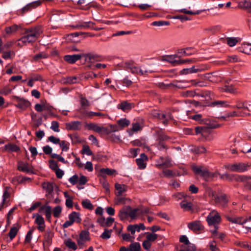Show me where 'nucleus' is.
<instances>
[{"mask_svg":"<svg viewBox=\"0 0 251 251\" xmlns=\"http://www.w3.org/2000/svg\"><path fill=\"white\" fill-rule=\"evenodd\" d=\"M156 166L159 169L172 167L173 165L171 159L168 157H160L156 161Z\"/></svg>","mask_w":251,"mask_h":251,"instance_id":"4","label":"nucleus"},{"mask_svg":"<svg viewBox=\"0 0 251 251\" xmlns=\"http://www.w3.org/2000/svg\"><path fill=\"white\" fill-rule=\"evenodd\" d=\"M59 145L62 151H66L69 149V143L66 142L65 141H60Z\"/></svg>","mask_w":251,"mask_h":251,"instance_id":"54","label":"nucleus"},{"mask_svg":"<svg viewBox=\"0 0 251 251\" xmlns=\"http://www.w3.org/2000/svg\"><path fill=\"white\" fill-rule=\"evenodd\" d=\"M118 124L122 128L127 126L130 124V121L126 119H122L117 122Z\"/></svg>","mask_w":251,"mask_h":251,"instance_id":"49","label":"nucleus"},{"mask_svg":"<svg viewBox=\"0 0 251 251\" xmlns=\"http://www.w3.org/2000/svg\"><path fill=\"white\" fill-rule=\"evenodd\" d=\"M5 150L10 151H18L20 150V148L16 145L12 144H8L4 146Z\"/></svg>","mask_w":251,"mask_h":251,"instance_id":"34","label":"nucleus"},{"mask_svg":"<svg viewBox=\"0 0 251 251\" xmlns=\"http://www.w3.org/2000/svg\"><path fill=\"white\" fill-rule=\"evenodd\" d=\"M134 105L132 103H129L127 101H124L117 105L118 109H121L124 112H127L131 110Z\"/></svg>","mask_w":251,"mask_h":251,"instance_id":"19","label":"nucleus"},{"mask_svg":"<svg viewBox=\"0 0 251 251\" xmlns=\"http://www.w3.org/2000/svg\"><path fill=\"white\" fill-rule=\"evenodd\" d=\"M82 205L83 207L92 210L93 209V206L89 200L86 199L82 201Z\"/></svg>","mask_w":251,"mask_h":251,"instance_id":"46","label":"nucleus"},{"mask_svg":"<svg viewBox=\"0 0 251 251\" xmlns=\"http://www.w3.org/2000/svg\"><path fill=\"white\" fill-rule=\"evenodd\" d=\"M207 68L204 65L194 66L191 68L183 69L180 72V75H187L189 74L197 73L206 70Z\"/></svg>","mask_w":251,"mask_h":251,"instance_id":"5","label":"nucleus"},{"mask_svg":"<svg viewBox=\"0 0 251 251\" xmlns=\"http://www.w3.org/2000/svg\"><path fill=\"white\" fill-rule=\"evenodd\" d=\"M232 107L239 109L248 110V107L245 105V102L241 100H238L236 102V104L234 106H232Z\"/></svg>","mask_w":251,"mask_h":251,"instance_id":"38","label":"nucleus"},{"mask_svg":"<svg viewBox=\"0 0 251 251\" xmlns=\"http://www.w3.org/2000/svg\"><path fill=\"white\" fill-rule=\"evenodd\" d=\"M19 228L17 226H14L11 228L8 233V235L11 241L16 236L19 230Z\"/></svg>","mask_w":251,"mask_h":251,"instance_id":"35","label":"nucleus"},{"mask_svg":"<svg viewBox=\"0 0 251 251\" xmlns=\"http://www.w3.org/2000/svg\"><path fill=\"white\" fill-rule=\"evenodd\" d=\"M79 238L85 242L90 240L89 232L86 230L82 231L79 234Z\"/></svg>","mask_w":251,"mask_h":251,"instance_id":"36","label":"nucleus"},{"mask_svg":"<svg viewBox=\"0 0 251 251\" xmlns=\"http://www.w3.org/2000/svg\"><path fill=\"white\" fill-rule=\"evenodd\" d=\"M45 210V214H51L52 209L50 206L44 205L40 208L39 212H41L42 210Z\"/></svg>","mask_w":251,"mask_h":251,"instance_id":"56","label":"nucleus"},{"mask_svg":"<svg viewBox=\"0 0 251 251\" xmlns=\"http://www.w3.org/2000/svg\"><path fill=\"white\" fill-rule=\"evenodd\" d=\"M206 221L209 226H213L214 229H211L210 232L214 235L218 233V225L221 221V216L219 213L215 210L211 211L206 218Z\"/></svg>","mask_w":251,"mask_h":251,"instance_id":"1","label":"nucleus"},{"mask_svg":"<svg viewBox=\"0 0 251 251\" xmlns=\"http://www.w3.org/2000/svg\"><path fill=\"white\" fill-rule=\"evenodd\" d=\"M209 247L211 251H220L219 249L217 247L216 242L214 240L209 242Z\"/></svg>","mask_w":251,"mask_h":251,"instance_id":"55","label":"nucleus"},{"mask_svg":"<svg viewBox=\"0 0 251 251\" xmlns=\"http://www.w3.org/2000/svg\"><path fill=\"white\" fill-rule=\"evenodd\" d=\"M12 92V89L8 87H5L0 90V94L7 95Z\"/></svg>","mask_w":251,"mask_h":251,"instance_id":"61","label":"nucleus"},{"mask_svg":"<svg viewBox=\"0 0 251 251\" xmlns=\"http://www.w3.org/2000/svg\"><path fill=\"white\" fill-rule=\"evenodd\" d=\"M82 57L84 58L85 61L88 63H94L95 61H100L101 60L100 56L97 54L93 53H82Z\"/></svg>","mask_w":251,"mask_h":251,"instance_id":"9","label":"nucleus"},{"mask_svg":"<svg viewBox=\"0 0 251 251\" xmlns=\"http://www.w3.org/2000/svg\"><path fill=\"white\" fill-rule=\"evenodd\" d=\"M139 209L138 208L132 209L130 206V210H129V217L131 219H135L137 218L138 215V212Z\"/></svg>","mask_w":251,"mask_h":251,"instance_id":"47","label":"nucleus"},{"mask_svg":"<svg viewBox=\"0 0 251 251\" xmlns=\"http://www.w3.org/2000/svg\"><path fill=\"white\" fill-rule=\"evenodd\" d=\"M180 206L184 211H191L193 209V204L186 200L182 201L180 203Z\"/></svg>","mask_w":251,"mask_h":251,"instance_id":"24","label":"nucleus"},{"mask_svg":"<svg viewBox=\"0 0 251 251\" xmlns=\"http://www.w3.org/2000/svg\"><path fill=\"white\" fill-rule=\"evenodd\" d=\"M188 227L196 233H198L204 229L203 226L200 221H195L188 224Z\"/></svg>","mask_w":251,"mask_h":251,"instance_id":"8","label":"nucleus"},{"mask_svg":"<svg viewBox=\"0 0 251 251\" xmlns=\"http://www.w3.org/2000/svg\"><path fill=\"white\" fill-rule=\"evenodd\" d=\"M50 128L55 132H59V123L57 121H52Z\"/></svg>","mask_w":251,"mask_h":251,"instance_id":"62","label":"nucleus"},{"mask_svg":"<svg viewBox=\"0 0 251 251\" xmlns=\"http://www.w3.org/2000/svg\"><path fill=\"white\" fill-rule=\"evenodd\" d=\"M238 41V39L235 37H228L226 38V43L230 47L235 46Z\"/></svg>","mask_w":251,"mask_h":251,"instance_id":"42","label":"nucleus"},{"mask_svg":"<svg viewBox=\"0 0 251 251\" xmlns=\"http://www.w3.org/2000/svg\"><path fill=\"white\" fill-rule=\"evenodd\" d=\"M41 204V203L39 201L36 202L32 204L31 207L27 209V211L31 213L33 210L36 209L37 207H39Z\"/></svg>","mask_w":251,"mask_h":251,"instance_id":"60","label":"nucleus"},{"mask_svg":"<svg viewBox=\"0 0 251 251\" xmlns=\"http://www.w3.org/2000/svg\"><path fill=\"white\" fill-rule=\"evenodd\" d=\"M130 250L132 251H141V247L140 244L138 242H134L129 245Z\"/></svg>","mask_w":251,"mask_h":251,"instance_id":"51","label":"nucleus"},{"mask_svg":"<svg viewBox=\"0 0 251 251\" xmlns=\"http://www.w3.org/2000/svg\"><path fill=\"white\" fill-rule=\"evenodd\" d=\"M9 190V188L8 187H6L4 189L2 195V201L0 207V210L2 208L7 207L9 204V198L10 196V194Z\"/></svg>","mask_w":251,"mask_h":251,"instance_id":"10","label":"nucleus"},{"mask_svg":"<svg viewBox=\"0 0 251 251\" xmlns=\"http://www.w3.org/2000/svg\"><path fill=\"white\" fill-rule=\"evenodd\" d=\"M42 187L48 194H50L53 190V183L46 182L42 183Z\"/></svg>","mask_w":251,"mask_h":251,"instance_id":"33","label":"nucleus"},{"mask_svg":"<svg viewBox=\"0 0 251 251\" xmlns=\"http://www.w3.org/2000/svg\"><path fill=\"white\" fill-rule=\"evenodd\" d=\"M228 221L229 222L239 225H243L246 223L248 219H244L242 217H228L227 218Z\"/></svg>","mask_w":251,"mask_h":251,"instance_id":"22","label":"nucleus"},{"mask_svg":"<svg viewBox=\"0 0 251 251\" xmlns=\"http://www.w3.org/2000/svg\"><path fill=\"white\" fill-rule=\"evenodd\" d=\"M198 61V59L197 58H191V59H180L177 60V65L182 64L184 63L187 64H191L194 63Z\"/></svg>","mask_w":251,"mask_h":251,"instance_id":"37","label":"nucleus"},{"mask_svg":"<svg viewBox=\"0 0 251 251\" xmlns=\"http://www.w3.org/2000/svg\"><path fill=\"white\" fill-rule=\"evenodd\" d=\"M248 165L244 163H238L232 164H228L225 166L226 168L231 172H243L247 171L248 168Z\"/></svg>","mask_w":251,"mask_h":251,"instance_id":"3","label":"nucleus"},{"mask_svg":"<svg viewBox=\"0 0 251 251\" xmlns=\"http://www.w3.org/2000/svg\"><path fill=\"white\" fill-rule=\"evenodd\" d=\"M130 206H126L122 208L119 212V217L121 220L127 219L129 217Z\"/></svg>","mask_w":251,"mask_h":251,"instance_id":"18","label":"nucleus"},{"mask_svg":"<svg viewBox=\"0 0 251 251\" xmlns=\"http://www.w3.org/2000/svg\"><path fill=\"white\" fill-rule=\"evenodd\" d=\"M48 54H46V53L43 52H40L39 53L37 54L34 56L33 59H34V60L37 61L39 60H40V59L46 58L48 57Z\"/></svg>","mask_w":251,"mask_h":251,"instance_id":"53","label":"nucleus"},{"mask_svg":"<svg viewBox=\"0 0 251 251\" xmlns=\"http://www.w3.org/2000/svg\"><path fill=\"white\" fill-rule=\"evenodd\" d=\"M237 245L241 247L247 249L249 250H251V243H248L245 242H239L237 243Z\"/></svg>","mask_w":251,"mask_h":251,"instance_id":"59","label":"nucleus"},{"mask_svg":"<svg viewBox=\"0 0 251 251\" xmlns=\"http://www.w3.org/2000/svg\"><path fill=\"white\" fill-rule=\"evenodd\" d=\"M37 39L34 38L31 36L25 35L19 39V41L21 42L25 45L34 42Z\"/></svg>","mask_w":251,"mask_h":251,"instance_id":"25","label":"nucleus"},{"mask_svg":"<svg viewBox=\"0 0 251 251\" xmlns=\"http://www.w3.org/2000/svg\"><path fill=\"white\" fill-rule=\"evenodd\" d=\"M48 140L49 141L54 144H59L60 142V140L59 138L55 137L53 136H50L49 137Z\"/></svg>","mask_w":251,"mask_h":251,"instance_id":"63","label":"nucleus"},{"mask_svg":"<svg viewBox=\"0 0 251 251\" xmlns=\"http://www.w3.org/2000/svg\"><path fill=\"white\" fill-rule=\"evenodd\" d=\"M235 175L225 174L221 175V178L224 180L233 181L235 180Z\"/></svg>","mask_w":251,"mask_h":251,"instance_id":"39","label":"nucleus"},{"mask_svg":"<svg viewBox=\"0 0 251 251\" xmlns=\"http://www.w3.org/2000/svg\"><path fill=\"white\" fill-rule=\"evenodd\" d=\"M69 219L72 220L74 223H80L81 219L80 218V214L78 212H73L69 215Z\"/></svg>","mask_w":251,"mask_h":251,"instance_id":"29","label":"nucleus"},{"mask_svg":"<svg viewBox=\"0 0 251 251\" xmlns=\"http://www.w3.org/2000/svg\"><path fill=\"white\" fill-rule=\"evenodd\" d=\"M112 232V230H108L106 228L104 229V232L100 235V237L103 239H108L111 237V234Z\"/></svg>","mask_w":251,"mask_h":251,"instance_id":"45","label":"nucleus"},{"mask_svg":"<svg viewBox=\"0 0 251 251\" xmlns=\"http://www.w3.org/2000/svg\"><path fill=\"white\" fill-rule=\"evenodd\" d=\"M146 240L150 242L154 241L158 237V235L155 233H147Z\"/></svg>","mask_w":251,"mask_h":251,"instance_id":"44","label":"nucleus"},{"mask_svg":"<svg viewBox=\"0 0 251 251\" xmlns=\"http://www.w3.org/2000/svg\"><path fill=\"white\" fill-rule=\"evenodd\" d=\"M87 126L89 130H93L98 133H100L104 131V128L98 125L95 123H90L87 125Z\"/></svg>","mask_w":251,"mask_h":251,"instance_id":"28","label":"nucleus"},{"mask_svg":"<svg viewBox=\"0 0 251 251\" xmlns=\"http://www.w3.org/2000/svg\"><path fill=\"white\" fill-rule=\"evenodd\" d=\"M209 129L205 127L198 126L195 127V132L196 134H201L202 136H206L209 133Z\"/></svg>","mask_w":251,"mask_h":251,"instance_id":"30","label":"nucleus"},{"mask_svg":"<svg viewBox=\"0 0 251 251\" xmlns=\"http://www.w3.org/2000/svg\"><path fill=\"white\" fill-rule=\"evenodd\" d=\"M125 67L127 70H129L131 73L138 74L140 75H144L148 73L147 70L143 71L140 68L133 65L131 62H126L125 63Z\"/></svg>","mask_w":251,"mask_h":251,"instance_id":"6","label":"nucleus"},{"mask_svg":"<svg viewBox=\"0 0 251 251\" xmlns=\"http://www.w3.org/2000/svg\"><path fill=\"white\" fill-rule=\"evenodd\" d=\"M33 217L36 218L35 223L38 225V229L40 231H44L45 230V224L43 217L38 214H34Z\"/></svg>","mask_w":251,"mask_h":251,"instance_id":"13","label":"nucleus"},{"mask_svg":"<svg viewBox=\"0 0 251 251\" xmlns=\"http://www.w3.org/2000/svg\"><path fill=\"white\" fill-rule=\"evenodd\" d=\"M222 91L230 93H235V90L232 86L225 85L221 88Z\"/></svg>","mask_w":251,"mask_h":251,"instance_id":"52","label":"nucleus"},{"mask_svg":"<svg viewBox=\"0 0 251 251\" xmlns=\"http://www.w3.org/2000/svg\"><path fill=\"white\" fill-rule=\"evenodd\" d=\"M115 187L116 190L115 193L117 196L122 195V194L126 192L127 189L126 185L125 184H120L119 183H116L115 185Z\"/></svg>","mask_w":251,"mask_h":251,"instance_id":"23","label":"nucleus"},{"mask_svg":"<svg viewBox=\"0 0 251 251\" xmlns=\"http://www.w3.org/2000/svg\"><path fill=\"white\" fill-rule=\"evenodd\" d=\"M216 204H220L222 206H226L228 201V200L226 194H222L220 196H217L214 197L213 201Z\"/></svg>","mask_w":251,"mask_h":251,"instance_id":"14","label":"nucleus"},{"mask_svg":"<svg viewBox=\"0 0 251 251\" xmlns=\"http://www.w3.org/2000/svg\"><path fill=\"white\" fill-rule=\"evenodd\" d=\"M65 245L73 250H76L77 249V246L75 242L73 241L71 239H68L65 242Z\"/></svg>","mask_w":251,"mask_h":251,"instance_id":"40","label":"nucleus"},{"mask_svg":"<svg viewBox=\"0 0 251 251\" xmlns=\"http://www.w3.org/2000/svg\"><path fill=\"white\" fill-rule=\"evenodd\" d=\"M42 30L40 26L31 27L25 29V34L38 39L42 33Z\"/></svg>","mask_w":251,"mask_h":251,"instance_id":"7","label":"nucleus"},{"mask_svg":"<svg viewBox=\"0 0 251 251\" xmlns=\"http://www.w3.org/2000/svg\"><path fill=\"white\" fill-rule=\"evenodd\" d=\"M69 136L70 137L73 143L74 144H77L81 143L82 142L81 139L79 137V136L76 134H73V135H70Z\"/></svg>","mask_w":251,"mask_h":251,"instance_id":"50","label":"nucleus"},{"mask_svg":"<svg viewBox=\"0 0 251 251\" xmlns=\"http://www.w3.org/2000/svg\"><path fill=\"white\" fill-rule=\"evenodd\" d=\"M17 169L19 171L27 173H33V168L32 166L26 163L19 162Z\"/></svg>","mask_w":251,"mask_h":251,"instance_id":"11","label":"nucleus"},{"mask_svg":"<svg viewBox=\"0 0 251 251\" xmlns=\"http://www.w3.org/2000/svg\"><path fill=\"white\" fill-rule=\"evenodd\" d=\"M132 128L128 130V133L130 136L133 135V132H137L142 129V126L138 122L132 123Z\"/></svg>","mask_w":251,"mask_h":251,"instance_id":"32","label":"nucleus"},{"mask_svg":"<svg viewBox=\"0 0 251 251\" xmlns=\"http://www.w3.org/2000/svg\"><path fill=\"white\" fill-rule=\"evenodd\" d=\"M251 179L250 176L235 175V181L237 182H246Z\"/></svg>","mask_w":251,"mask_h":251,"instance_id":"41","label":"nucleus"},{"mask_svg":"<svg viewBox=\"0 0 251 251\" xmlns=\"http://www.w3.org/2000/svg\"><path fill=\"white\" fill-rule=\"evenodd\" d=\"M85 116L87 118H92L93 116H99L101 118H105L107 116V115L99 112H94L92 111H87L85 113Z\"/></svg>","mask_w":251,"mask_h":251,"instance_id":"31","label":"nucleus"},{"mask_svg":"<svg viewBox=\"0 0 251 251\" xmlns=\"http://www.w3.org/2000/svg\"><path fill=\"white\" fill-rule=\"evenodd\" d=\"M148 158L145 153L141 154L140 158H137L136 160V162L139 169H144L146 167V162L148 160Z\"/></svg>","mask_w":251,"mask_h":251,"instance_id":"17","label":"nucleus"},{"mask_svg":"<svg viewBox=\"0 0 251 251\" xmlns=\"http://www.w3.org/2000/svg\"><path fill=\"white\" fill-rule=\"evenodd\" d=\"M193 151L197 154H202L206 152V150L204 147H198L194 149Z\"/></svg>","mask_w":251,"mask_h":251,"instance_id":"58","label":"nucleus"},{"mask_svg":"<svg viewBox=\"0 0 251 251\" xmlns=\"http://www.w3.org/2000/svg\"><path fill=\"white\" fill-rule=\"evenodd\" d=\"M81 152L83 154H86L88 155H91L93 154V152L90 149L89 147L87 145H84L83 146V149L81 151Z\"/></svg>","mask_w":251,"mask_h":251,"instance_id":"57","label":"nucleus"},{"mask_svg":"<svg viewBox=\"0 0 251 251\" xmlns=\"http://www.w3.org/2000/svg\"><path fill=\"white\" fill-rule=\"evenodd\" d=\"M94 23L92 22H83L79 24H77L75 25H73L72 26L74 28L82 29H88V28H93V26L94 25Z\"/></svg>","mask_w":251,"mask_h":251,"instance_id":"20","label":"nucleus"},{"mask_svg":"<svg viewBox=\"0 0 251 251\" xmlns=\"http://www.w3.org/2000/svg\"><path fill=\"white\" fill-rule=\"evenodd\" d=\"M170 25V22L169 21H155L152 22L151 24V25L156 26H161L164 25Z\"/></svg>","mask_w":251,"mask_h":251,"instance_id":"48","label":"nucleus"},{"mask_svg":"<svg viewBox=\"0 0 251 251\" xmlns=\"http://www.w3.org/2000/svg\"><path fill=\"white\" fill-rule=\"evenodd\" d=\"M181 246L186 247V251H195L196 250L195 246L191 243H189L188 245H182Z\"/></svg>","mask_w":251,"mask_h":251,"instance_id":"64","label":"nucleus"},{"mask_svg":"<svg viewBox=\"0 0 251 251\" xmlns=\"http://www.w3.org/2000/svg\"><path fill=\"white\" fill-rule=\"evenodd\" d=\"M82 58V53L74 55H66L64 56V60L70 64H74Z\"/></svg>","mask_w":251,"mask_h":251,"instance_id":"15","label":"nucleus"},{"mask_svg":"<svg viewBox=\"0 0 251 251\" xmlns=\"http://www.w3.org/2000/svg\"><path fill=\"white\" fill-rule=\"evenodd\" d=\"M52 212L55 218H59L62 212V207L60 206H56L53 209Z\"/></svg>","mask_w":251,"mask_h":251,"instance_id":"43","label":"nucleus"},{"mask_svg":"<svg viewBox=\"0 0 251 251\" xmlns=\"http://www.w3.org/2000/svg\"><path fill=\"white\" fill-rule=\"evenodd\" d=\"M20 27V25H13L10 26L6 27L5 28V31L7 35H10L15 33Z\"/></svg>","mask_w":251,"mask_h":251,"instance_id":"27","label":"nucleus"},{"mask_svg":"<svg viewBox=\"0 0 251 251\" xmlns=\"http://www.w3.org/2000/svg\"><path fill=\"white\" fill-rule=\"evenodd\" d=\"M101 176L104 177L105 175L109 176L116 175L117 174V171L114 169H110L109 168H102L100 170Z\"/></svg>","mask_w":251,"mask_h":251,"instance_id":"26","label":"nucleus"},{"mask_svg":"<svg viewBox=\"0 0 251 251\" xmlns=\"http://www.w3.org/2000/svg\"><path fill=\"white\" fill-rule=\"evenodd\" d=\"M153 116L157 117L159 119L164 120L163 121V124L166 125L168 124V119H172L171 115L170 113L166 115L164 113H159L158 112H155L153 114Z\"/></svg>","mask_w":251,"mask_h":251,"instance_id":"21","label":"nucleus"},{"mask_svg":"<svg viewBox=\"0 0 251 251\" xmlns=\"http://www.w3.org/2000/svg\"><path fill=\"white\" fill-rule=\"evenodd\" d=\"M81 126V123L78 121L71 122L66 124V128L69 130H78L80 129Z\"/></svg>","mask_w":251,"mask_h":251,"instance_id":"16","label":"nucleus"},{"mask_svg":"<svg viewBox=\"0 0 251 251\" xmlns=\"http://www.w3.org/2000/svg\"><path fill=\"white\" fill-rule=\"evenodd\" d=\"M192 170L198 175H200L205 181H209L213 177H215L216 173L210 172L206 168L203 166H193Z\"/></svg>","mask_w":251,"mask_h":251,"instance_id":"2","label":"nucleus"},{"mask_svg":"<svg viewBox=\"0 0 251 251\" xmlns=\"http://www.w3.org/2000/svg\"><path fill=\"white\" fill-rule=\"evenodd\" d=\"M14 98L17 101V103L15 106L19 108L25 109L28 107L30 105V103L29 101L23 98H20L17 96H14Z\"/></svg>","mask_w":251,"mask_h":251,"instance_id":"12","label":"nucleus"}]
</instances>
